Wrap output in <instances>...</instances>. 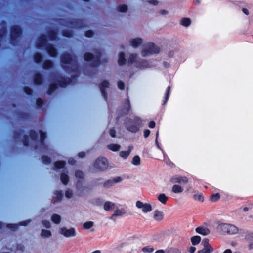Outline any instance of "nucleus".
I'll list each match as a JSON object with an SVG mask.
<instances>
[{"label":"nucleus","instance_id":"obj_23","mask_svg":"<svg viewBox=\"0 0 253 253\" xmlns=\"http://www.w3.org/2000/svg\"><path fill=\"white\" fill-rule=\"evenodd\" d=\"M130 45L134 47H137L143 43V40L140 38L132 39L129 41Z\"/></svg>","mask_w":253,"mask_h":253},{"label":"nucleus","instance_id":"obj_64","mask_svg":"<svg viewBox=\"0 0 253 253\" xmlns=\"http://www.w3.org/2000/svg\"><path fill=\"white\" fill-rule=\"evenodd\" d=\"M24 248H25L24 246L21 244H18L17 246V250H19L20 251L23 252L24 250Z\"/></svg>","mask_w":253,"mask_h":253},{"label":"nucleus","instance_id":"obj_58","mask_svg":"<svg viewBox=\"0 0 253 253\" xmlns=\"http://www.w3.org/2000/svg\"><path fill=\"white\" fill-rule=\"evenodd\" d=\"M152 203H146L143 204L140 201H137L136 203V206H151Z\"/></svg>","mask_w":253,"mask_h":253},{"label":"nucleus","instance_id":"obj_29","mask_svg":"<svg viewBox=\"0 0 253 253\" xmlns=\"http://www.w3.org/2000/svg\"><path fill=\"white\" fill-rule=\"evenodd\" d=\"M65 172H66V170L64 169V172L61 174L60 179L63 184L67 185L69 181V176Z\"/></svg>","mask_w":253,"mask_h":253},{"label":"nucleus","instance_id":"obj_17","mask_svg":"<svg viewBox=\"0 0 253 253\" xmlns=\"http://www.w3.org/2000/svg\"><path fill=\"white\" fill-rule=\"evenodd\" d=\"M122 181V178L121 177H116L105 181L103 184V186L105 188H108L113 186L115 183L121 182Z\"/></svg>","mask_w":253,"mask_h":253},{"label":"nucleus","instance_id":"obj_34","mask_svg":"<svg viewBox=\"0 0 253 253\" xmlns=\"http://www.w3.org/2000/svg\"><path fill=\"white\" fill-rule=\"evenodd\" d=\"M51 220L55 224H58L61 221V217L57 214H54L51 216Z\"/></svg>","mask_w":253,"mask_h":253},{"label":"nucleus","instance_id":"obj_22","mask_svg":"<svg viewBox=\"0 0 253 253\" xmlns=\"http://www.w3.org/2000/svg\"><path fill=\"white\" fill-rule=\"evenodd\" d=\"M130 109V102L129 100L126 99L123 106V109L121 113V115L127 114Z\"/></svg>","mask_w":253,"mask_h":253},{"label":"nucleus","instance_id":"obj_27","mask_svg":"<svg viewBox=\"0 0 253 253\" xmlns=\"http://www.w3.org/2000/svg\"><path fill=\"white\" fill-rule=\"evenodd\" d=\"M42 77L41 74L37 73L35 75L34 78V83L37 85H40L42 82Z\"/></svg>","mask_w":253,"mask_h":253},{"label":"nucleus","instance_id":"obj_63","mask_svg":"<svg viewBox=\"0 0 253 253\" xmlns=\"http://www.w3.org/2000/svg\"><path fill=\"white\" fill-rule=\"evenodd\" d=\"M109 134L112 137H115L116 131L114 129H111Z\"/></svg>","mask_w":253,"mask_h":253},{"label":"nucleus","instance_id":"obj_2","mask_svg":"<svg viewBox=\"0 0 253 253\" xmlns=\"http://www.w3.org/2000/svg\"><path fill=\"white\" fill-rule=\"evenodd\" d=\"M37 48H45L48 53L52 57H56L57 54V50L52 44H49L47 42L46 37L44 35L40 36L36 43Z\"/></svg>","mask_w":253,"mask_h":253},{"label":"nucleus","instance_id":"obj_40","mask_svg":"<svg viewBox=\"0 0 253 253\" xmlns=\"http://www.w3.org/2000/svg\"><path fill=\"white\" fill-rule=\"evenodd\" d=\"M34 59L36 63H39L42 61V57L41 54L37 53L34 56Z\"/></svg>","mask_w":253,"mask_h":253},{"label":"nucleus","instance_id":"obj_36","mask_svg":"<svg viewBox=\"0 0 253 253\" xmlns=\"http://www.w3.org/2000/svg\"><path fill=\"white\" fill-rule=\"evenodd\" d=\"M201 237L199 236H194L191 238V241L193 245H196L200 243Z\"/></svg>","mask_w":253,"mask_h":253},{"label":"nucleus","instance_id":"obj_5","mask_svg":"<svg viewBox=\"0 0 253 253\" xmlns=\"http://www.w3.org/2000/svg\"><path fill=\"white\" fill-rule=\"evenodd\" d=\"M102 53L99 50H96L94 54L90 53L84 54V58L85 61L91 62L92 67H97L100 63V58Z\"/></svg>","mask_w":253,"mask_h":253},{"label":"nucleus","instance_id":"obj_47","mask_svg":"<svg viewBox=\"0 0 253 253\" xmlns=\"http://www.w3.org/2000/svg\"><path fill=\"white\" fill-rule=\"evenodd\" d=\"M48 37L51 40H55L57 38L56 33L54 31H50L48 32Z\"/></svg>","mask_w":253,"mask_h":253},{"label":"nucleus","instance_id":"obj_20","mask_svg":"<svg viewBox=\"0 0 253 253\" xmlns=\"http://www.w3.org/2000/svg\"><path fill=\"white\" fill-rule=\"evenodd\" d=\"M126 213V210L124 208L117 209L115 210L114 213L110 217V219L115 221L116 217L122 216Z\"/></svg>","mask_w":253,"mask_h":253},{"label":"nucleus","instance_id":"obj_15","mask_svg":"<svg viewBox=\"0 0 253 253\" xmlns=\"http://www.w3.org/2000/svg\"><path fill=\"white\" fill-rule=\"evenodd\" d=\"M209 239L206 238L202 241V244L203 245V248L199 250L198 253H211L213 252V248L209 244Z\"/></svg>","mask_w":253,"mask_h":253},{"label":"nucleus","instance_id":"obj_43","mask_svg":"<svg viewBox=\"0 0 253 253\" xmlns=\"http://www.w3.org/2000/svg\"><path fill=\"white\" fill-rule=\"evenodd\" d=\"M117 10L121 12H126L127 10V7L126 5H120L117 7Z\"/></svg>","mask_w":253,"mask_h":253},{"label":"nucleus","instance_id":"obj_10","mask_svg":"<svg viewBox=\"0 0 253 253\" xmlns=\"http://www.w3.org/2000/svg\"><path fill=\"white\" fill-rule=\"evenodd\" d=\"M62 24L72 28H81L85 26L84 22L80 19H72L67 21L62 20Z\"/></svg>","mask_w":253,"mask_h":253},{"label":"nucleus","instance_id":"obj_50","mask_svg":"<svg viewBox=\"0 0 253 253\" xmlns=\"http://www.w3.org/2000/svg\"><path fill=\"white\" fill-rule=\"evenodd\" d=\"M65 197L68 199L71 198L73 197V191L70 189H67L65 193Z\"/></svg>","mask_w":253,"mask_h":253},{"label":"nucleus","instance_id":"obj_28","mask_svg":"<svg viewBox=\"0 0 253 253\" xmlns=\"http://www.w3.org/2000/svg\"><path fill=\"white\" fill-rule=\"evenodd\" d=\"M63 193L61 191L56 190L54 192V200L56 202L60 201L63 198Z\"/></svg>","mask_w":253,"mask_h":253},{"label":"nucleus","instance_id":"obj_16","mask_svg":"<svg viewBox=\"0 0 253 253\" xmlns=\"http://www.w3.org/2000/svg\"><path fill=\"white\" fill-rule=\"evenodd\" d=\"M245 241L248 244L249 250L253 249V232L246 231L245 232Z\"/></svg>","mask_w":253,"mask_h":253},{"label":"nucleus","instance_id":"obj_39","mask_svg":"<svg viewBox=\"0 0 253 253\" xmlns=\"http://www.w3.org/2000/svg\"><path fill=\"white\" fill-rule=\"evenodd\" d=\"M158 199L162 202V204H165L168 200V197L164 194H161L158 197Z\"/></svg>","mask_w":253,"mask_h":253},{"label":"nucleus","instance_id":"obj_13","mask_svg":"<svg viewBox=\"0 0 253 253\" xmlns=\"http://www.w3.org/2000/svg\"><path fill=\"white\" fill-rule=\"evenodd\" d=\"M14 137L15 139H19L22 141L25 146H28L29 145V137L28 135L24 134V131L22 130H19L15 132Z\"/></svg>","mask_w":253,"mask_h":253},{"label":"nucleus","instance_id":"obj_48","mask_svg":"<svg viewBox=\"0 0 253 253\" xmlns=\"http://www.w3.org/2000/svg\"><path fill=\"white\" fill-rule=\"evenodd\" d=\"M132 163L134 165H139L140 164V157L136 155L132 159Z\"/></svg>","mask_w":253,"mask_h":253},{"label":"nucleus","instance_id":"obj_21","mask_svg":"<svg viewBox=\"0 0 253 253\" xmlns=\"http://www.w3.org/2000/svg\"><path fill=\"white\" fill-rule=\"evenodd\" d=\"M93 204L97 206H114V204L112 203L111 202H105L103 199L99 198L94 199Z\"/></svg>","mask_w":253,"mask_h":253},{"label":"nucleus","instance_id":"obj_35","mask_svg":"<svg viewBox=\"0 0 253 253\" xmlns=\"http://www.w3.org/2000/svg\"><path fill=\"white\" fill-rule=\"evenodd\" d=\"M53 64L52 62L50 60H46L45 61L42 65L43 68L45 69H47L51 68L53 67Z\"/></svg>","mask_w":253,"mask_h":253},{"label":"nucleus","instance_id":"obj_25","mask_svg":"<svg viewBox=\"0 0 253 253\" xmlns=\"http://www.w3.org/2000/svg\"><path fill=\"white\" fill-rule=\"evenodd\" d=\"M133 149V147L132 146H129L128 147V150L126 151H121L119 153V155L120 157L124 159H126L128 157V156L129 155L130 152Z\"/></svg>","mask_w":253,"mask_h":253},{"label":"nucleus","instance_id":"obj_6","mask_svg":"<svg viewBox=\"0 0 253 253\" xmlns=\"http://www.w3.org/2000/svg\"><path fill=\"white\" fill-rule=\"evenodd\" d=\"M128 63L129 64H134L136 68L140 69H143L150 67L149 63L146 60H138L137 56L135 54H131L130 55L128 59Z\"/></svg>","mask_w":253,"mask_h":253},{"label":"nucleus","instance_id":"obj_56","mask_svg":"<svg viewBox=\"0 0 253 253\" xmlns=\"http://www.w3.org/2000/svg\"><path fill=\"white\" fill-rule=\"evenodd\" d=\"M170 87L169 86L168 87L167 91H166V96H165V101H164V104H165L166 102L168 100L169 94V92H170Z\"/></svg>","mask_w":253,"mask_h":253},{"label":"nucleus","instance_id":"obj_19","mask_svg":"<svg viewBox=\"0 0 253 253\" xmlns=\"http://www.w3.org/2000/svg\"><path fill=\"white\" fill-rule=\"evenodd\" d=\"M109 85V82L108 81L105 80L101 83L99 86V88L101 91L102 95L105 100L107 99V93L105 91V89L108 88Z\"/></svg>","mask_w":253,"mask_h":253},{"label":"nucleus","instance_id":"obj_30","mask_svg":"<svg viewBox=\"0 0 253 253\" xmlns=\"http://www.w3.org/2000/svg\"><path fill=\"white\" fill-rule=\"evenodd\" d=\"M164 217L163 212L156 210L154 212V218L156 220H161Z\"/></svg>","mask_w":253,"mask_h":253},{"label":"nucleus","instance_id":"obj_4","mask_svg":"<svg viewBox=\"0 0 253 253\" xmlns=\"http://www.w3.org/2000/svg\"><path fill=\"white\" fill-rule=\"evenodd\" d=\"M126 130L132 133H136L142 127V122L140 118L136 117L134 119H129L125 122Z\"/></svg>","mask_w":253,"mask_h":253},{"label":"nucleus","instance_id":"obj_53","mask_svg":"<svg viewBox=\"0 0 253 253\" xmlns=\"http://www.w3.org/2000/svg\"><path fill=\"white\" fill-rule=\"evenodd\" d=\"M138 208L141 209L143 212H148L152 211V207H137Z\"/></svg>","mask_w":253,"mask_h":253},{"label":"nucleus","instance_id":"obj_38","mask_svg":"<svg viewBox=\"0 0 253 253\" xmlns=\"http://www.w3.org/2000/svg\"><path fill=\"white\" fill-rule=\"evenodd\" d=\"M180 23L184 26L188 27L191 24V20L189 18H183L181 20Z\"/></svg>","mask_w":253,"mask_h":253},{"label":"nucleus","instance_id":"obj_61","mask_svg":"<svg viewBox=\"0 0 253 253\" xmlns=\"http://www.w3.org/2000/svg\"><path fill=\"white\" fill-rule=\"evenodd\" d=\"M43 104V101L40 98L37 99L36 100V104L39 107H41Z\"/></svg>","mask_w":253,"mask_h":253},{"label":"nucleus","instance_id":"obj_44","mask_svg":"<svg viewBox=\"0 0 253 253\" xmlns=\"http://www.w3.org/2000/svg\"><path fill=\"white\" fill-rule=\"evenodd\" d=\"M75 176L77 178L80 179L79 180H83V181L84 174L82 171L77 170L75 172Z\"/></svg>","mask_w":253,"mask_h":253},{"label":"nucleus","instance_id":"obj_42","mask_svg":"<svg viewBox=\"0 0 253 253\" xmlns=\"http://www.w3.org/2000/svg\"><path fill=\"white\" fill-rule=\"evenodd\" d=\"M94 225V223L92 221H87L84 223L83 225L84 228L88 230L92 227Z\"/></svg>","mask_w":253,"mask_h":253},{"label":"nucleus","instance_id":"obj_37","mask_svg":"<svg viewBox=\"0 0 253 253\" xmlns=\"http://www.w3.org/2000/svg\"><path fill=\"white\" fill-rule=\"evenodd\" d=\"M57 88V85L56 84H52L49 87L47 93L51 95Z\"/></svg>","mask_w":253,"mask_h":253},{"label":"nucleus","instance_id":"obj_31","mask_svg":"<svg viewBox=\"0 0 253 253\" xmlns=\"http://www.w3.org/2000/svg\"><path fill=\"white\" fill-rule=\"evenodd\" d=\"M52 235L51 231L47 230L42 229L41 236L42 238H49Z\"/></svg>","mask_w":253,"mask_h":253},{"label":"nucleus","instance_id":"obj_12","mask_svg":"<svg viewBox=\"0 0 253 253\" xmlns=\"http://www.w3.org/2000/svg\"><path fill=\"white\" fill-rule=\"evenodd\" d=\"M77 194L83 196L88 194L90 190L88 186H86L83 180H78L76 183Z\"/></svg>","mask_w":253,"mask_h":253},{"label":"nucleus","instance_id":"obj_18","mask_svg":"<svg viewBox=\"0 0 253 253\" xmlns=\"http://www.w3.org/2000/svg\"><path fill=\"white\" fill-rule=\"evenodd\" d=\"M31 221V219H28L20 222L19 225L16 224H8L6 227L12 231H15L18 229L19 225L27 226Z\"/></svg>","mask_w":253,"mask_h":253},{"label":"nucleus","instance_id":"obj_46","mask_svg":"<svg viewBox=\"0 0 253 253\" xmlns=\"http://www.w3.org/2000/svg\"><path fill=\"white\" fill-rule=\"evenodd\" d=\"M183 188L177 185H173L172 187V191L174 193H180L182 192Z\"/></svg>","mask_w":253,"mask_h":253},{"label":"nucleus","instance_id":"obj_45","mask_svg":"<svg viewBox=\"0 0 253 253\" xmlns=\"http://www.w3.org/2000/svg\"><path fill=\"white\" fill-rule=\"evenodd\" d=\"M166 253H181V252L177 249L170 248L166 250Z\"/></svg>","mask_w":253,"mask_h":253},{"label":"nucleus","instance_id":"obj_9","mask_svg":"<svg viewBox=\"0 0 253 253\" xmlns=\"http://www.w3.org/2000/svg\"><path fill=\"white\" fill-rule=\"evenodd\" d=\"M22 30L18 26H14L11 30V43L16 45L18 43V40L21 35Z\"/></svg>","mask_w":253,"mask_h":253},{"label":"nucleus","instance_id":"obj_62","mask_svg":"<svg viewBox=\"0 0 253 253\" xmlns=\"http://www.w3.org/2000/svg\"><path fill=\"white\" fill-rule=\"evenodd\" d=\"M85 35L87 37H91L93 35V32L91 30H88L85 32Z\"/></svg>","mask_w":253,"mask_h":253},{"label":"nucleus","instance_id":"obj_11","mask_svg":"<svg viewBox=\"0 0 253 253\" xmlns=\"http://www.w3.org/2000/svg\"><path fill=\"white\" fill-rule=\"evenodd\" d=\"M94 167L99 171H104L108 167V162L105 158H98L94 163Z\"/></svg>","mask_w":253,"mask_h":253},{"label":"nucleus","instance_id":"obj_32","mask_svg":"<svg viewBox=\"0 0 253 253\" xmlns=\"http://www.w3.org/2000/svg\"><path fill=\"white\" fill-rule=\"evenodd\" d=\"M107 147L113 151H118L120 149L121 146L116 144H110L107 145Z\"/></svg>","mask_w":253,"mask_h":253},{"label":"nucleus","instance_id":"obj_24","mask_svg":"<svg viewBox=\"0 0 253 253\" xmlns=\"http://www.w3.org/2000/svg\"><path fill=\"white\" fill-rule=\"evenodd\" d=\"M196 232L200 234L205 236L210 233V230L204 227H198L196 228Z\"/></svg>","mask_w":253,"mask_h":253},{"label":"nucleus","instance_id":"obj_33","mask_svg":"<svg viewBox=\"0 0 253 253\" xmlns=\"http://www.w3.org/2000/svg\"><path fill=\"white\" fill-rule=\"evenodd\" d=\"M126 62V59L125 57V54L123 52H121L119 54L118 63L120 65H124Z\"/></svg>","mask_w":253,"mask_h":253},{"label":"nucleus","instance_id":"obj_14","mask_svg":"<svg viewBox=\"0 0 253 253\" xmlns=\"http://www.w3.org/2000/svg\"><path fill=\"white\" fill-rule=\"evenodd\" d=\"M59 233L67 238L73 237L76 235V231L74 228L67 229L64 227H62L60 228Z\"/></svg>","mask_w":253,"mask_h":253},{"label":"nucleus","instance_id":"obj_51","mask_svg":"<svg viewBox=\"0 0 253 253\" xmlns=\"http://www.w3.org/2000/svg\"><path fill=\"white\" fill-rule=\"evenodd\" d=\"M63 34L64 36L67 37H72L73 36V33L72 30H65L63 32Z\"/></svg>","mask_w":253,"mask_h":253},{"label":"nucleus","instance_id":"obj_60","mask_svg":"<svg viewBox=\"0 0 253 253\" xmlns=\"http://www.w3.org/2000/svg\"><path fill=\"white\" fill-rule=\"evenodd\" d=\"M24 89L25 92L26 94H27L28 95H31L32 94L33 90L30 88H29L28 87H25Z\"/></svg>","mask_w":253,"mask_h":253},{"label":"nucleus","instance_id":"obj_59","mask_svg":"<svg viewBox=\"0 0 253 253\" xmlns=\"http://www.w3.org/2000/svg\"><path fill=\"white\" fill-rule=\"evenodd\" d=\"M118 87L121 90H123L125 87V84L123 82L119 81L118 82Z\"/></svg>","mask_w":253,"mask_h":253},{"label":"nucleus","instance_id":"obj_57","mask_svg":"<svg viewBox=\"0 0 253 253\" xmlns=\"http://www.w3.org/2000/svg\"><path fill=\"white\" fill-rule=\"evenodd\" d=\"M194 198L196 200H198V201H203V199H204V198L202 196V195H200V194H198V195L195 194V195H194Z\"/></svg>","mask_w":253,"mask_h":253},{"label":"nucleus","instance_id":"obj_54","mask_svg":"<svg viewBox=\"0 0 253 253\" xmlns=\"http://www.w3.org/2000/svg\"><path fill=\"white\" fill-rule=\"evenodd\" d=\"M220 198V195L218 193L213 194L210 197V200L212 201H216Z\"/></svg>","mask_w":253,"mask_h":253},{"label":"nucleus","instance_id":"obj_1","mask_svg":"<svg viewBox=\"0 0 253 253\" xmlns=\"http://www.w3.org/2000/svg\"><path fill=\"white\" fill-rule=\"evenodd\" d=\"M61 61L63 64L62 67L66 72L74 73L71 76V78H65L58 73L52 74L51 78L52 80L56 82L59 86L65 87L76 81V78L79 74V65L76 57L68 53H64L61 55Z\"/></svg>","mask_w":253,"mask_h":253},{"label":"nucleus","instance_id":"obj_7","mask_svg":"<svg viewBox=\"0 0 253 253\" xmlns=\"http://www.w3.org/2000/svg\"><path fill=\"white\" fill-rule=\"evenodd\" d=\"M218 230L222 234H235L238 233V228L232 224L227 223H221L218 225Z\"/></svg>","mask_w":253,"mask_h":253},{"label":"nucleus","instance_id":"obj_41","mask_svg":"<svg viewBox=\"0 0 253 253\" xmlns=\"http://www.w3.org/2000/svg\"><path fill=\"white\" fill-rule=\"evenodd\" d=\"M66 162L63 161H57L55 163V167L57 169L63 168L65 166Z\"/></svg>","mask_w":253,"mask_h":253},{"label":"nucleus","instance_id":"obj_49","mask_svg":"<svg viewBox=\"0 0 253 253\" xmlns=\"http://www.w3.org/2000/svg\"><path fill=\"white\" fill-rule=\"evenodd\" d=\"M142 251L145 253H151L154 251V249L152 247L148 246L143 248Z\"/></svg>","mask_w":253,"mask_h":253},{"label":"nucleus","instance_id":"obj_52","mask_svg":"<svg viewBox=\"0 0 253 253\" xmlns=\"http://www.w3.org/2000/svg\"><path fill=\"white\" fill-rule=\"evenodd\" d=\"M42 161L43 163L47 164L51 162V159L49 157L46 156H43L42 157Z\"/></svg>","mask_w":253,"mask_h":253},{"label":"nucleus","instance_id":"obj_3","mask_svg":"<svg viewBox=\"0 0 253 253\" xmlns=\"http://www.w3.org/2000/svg\"><path fill=\"white\" fill-rule=\"evenodd\" d=\"M40 140H38V133L34 131L31 130L30 132V136L31 139L35 142V149H37L39 147L40 151L42 152H45L47 148L46 145L44 143V140L46 138V134L42 131H40Z\"/></svg>","mask_w":253,"mask_h":253},{"label":"nucleus","instance_id":"obj_26","mask_svg":"<svg viewBox=\"0 0 253 253\" xmlns=\"http://www.w3.org/2000/svg\"><path fill=\"white\" fill-rule=\"evenodd\" d=\"M173 183H186L188 181V179L186 177H177L171 179Z\"/></svg>","mask_w":253,"mask_h":253},{"label":"nucleus","instance_id":"obj_55","mask_svg":"<svg viewBox=\"0 0 253 253\" xmlns=\"http://www.w3.org/2000/svg\"><path fill=\"white\" fill-rule=\"evenodd\" d=\"M42 223L44 227L46 228H50L51 227V224L49 221L46 220H43L42 221Z\"/></svg>","mask_w":253,"mask_h":253},{"label":"nucleus","instance_id":"obj_8","mask_svg":"<svg viewBox=\"0 0 253 253\" xmlns=\"http://www.w3.org/2000/svg\"><path fill=\"white\" fill-rule=\"evenodd\" d=\"M160 49L152 42L148 43L142 51L143 56H147L150 54H157L160 52Z\"/></svg>","mask_w":253,"mask_h":253}]
</instances>
